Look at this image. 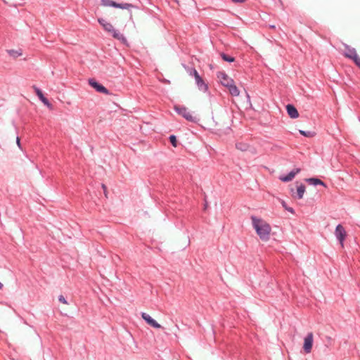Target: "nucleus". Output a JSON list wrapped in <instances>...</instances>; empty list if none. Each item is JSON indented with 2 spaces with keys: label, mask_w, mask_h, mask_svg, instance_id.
I'll return each instance as SVG.
<instances>
[{
  "label": "nucleus",
  "mask_w": 360,
  "mask_h": 360,
  "mask_svg": "<svg viewBox=\"0 0 360 360\" xmlns=\"http://www.w3.org/2000/svg\"><path fill=\"white\" fill-rule=\"evenodd\" d=\"M174 110L176 112L184 117L186 120L192 122H196V118L192 115L188 109L184 106L175 105Z\"/></svg>",
  "instance_id": "nucleus-4"
},
{
  "label": "nucleus",
  "mask_w": 360,
  "mask_h": 360,
  "mask_svg": "<svg viewBox=\"0 0 360 360\" xmlns=\"http://www.w3.org/2000/svg\"><path fill=\"white\" fill-rule=\"evenodd\" d=\"M305 192V186L302 184L299 186L297 189V194L299 199H302L303 198L304 193Z\"/></svg>",
  "instance_id": "nucleus-18"
},
{
  "label": "nucleus",
  "mask_w": 360,
  "mask_h": 360,
  "mask_svg": "<svg viewBox=\"0 0 360 360\" xmlns=\"http://www.w3.org/2000/svg\"><path fill=\"white\" fill-rule=\"evenodd\" d=\"M344 49L342 50L345 57L352 59L357 66H360V60L354 49L349 47L348 45L343 44Z\"/></svg>",
  "instance_id": "nucleus-3"
},
{
  "label": "nucleus",
  "mask_w": 360,
  "mask_h": 360,
  "mask_svg": "<svg viewBox=\"0 0 360 360\" xmlns=\"http://www.w3.org/2000/svg\"><path fill=\"white\" fill-rule=\"evenodd\" d=\"M282 205H283V207L285 209V207H288L286 206V204H285V202L284 201H283V202H282Z\"/></svg>",
  "instance_id": "nucleus-28"
},
{
  "label": "nucleus",
  "mask_w": 360,
  "mask_h": 360,
  "mask_svg": "<svg viewBox=\"0 0 360 360\" xmlns=\"http://www.w3.org/2000/svg\"><path fill=\"white\" fill-rule=\"evenodd\" d=\"M141 317L150 326H152L155 328H161V325L159 324L155 320H154L149 314H148L145 312H143L141 314Z\"/></svg>",
  "instance_id": "nucleus-11"
},
{
  "label": "nucleus",
  "mask_w": 360,
  "mask_h": 360,
  "mask_svg": "<svg viewBox=\"0 0 360 360\" xmlns=\"http://www.w3.org/2000/svg\"><path fill=\"white\" fill-rule=\"evenodd\" d=\"M101 4L103 6H112L115 8H120L122 9H129L133 7L131 4H117L112 0H101Z\"/></svg>",
  "instance_id": "nucleus-5"
},
{
  "label": "nucleus",
  "mask_w": 360,
  "mask_h": 360,
  "mask_svg": "<svg viewBox=\"0 0 360 360\" xmlns=\"http://www.w3.org/2000/svg\"><path fill=\"white\" fill-rule=\"evenodd\" d=\"M248 148H249V146L245 143H238L236 144V148L240 150H242V151L247 150L248 149Z\"/></svg>",
  "instance_id": "nucleus-19"
},
{
  "label": "nucleus",
  "mask_w": 360,
  "mask_h": 360,
  "mask_svg": "<svg viewBox=\"0 0 360 360\" xmlns=\"http://www.w3.org/2000/svg\"><path fill=\"white\" fill-rule=\"evenodd\" d=\"M286 109H287L288 115L291 118L295 119V118H297L299 117V112H298L297 110L293 105L288 104L286 106Z\"/></svg>",
  "instance_id": "nucleus-14"
},
{
  "label": "nucleus",
  "mask_w": 360,
  "mask_h": 360,
  "mask_svg": "<svg viewBox=\"0 0 360 360\" xmlns=\"http://www.w3.org/2000/svg\"><path fill=\"white\" fill-rule=\"evenodd\" d=\"M314 341L313 333H308L307 336L304 338L303 349L307 354L311 352Z\"/></svg>",
  "instance_id": "nucleus-6"
},
{
  "label": "nucleus",
  "mask_w": 360,
  "mask_h": 360,
  "mask_svg": "<svg viewBox=\"0 0 360 360\" xmlns=\"http://www.w3.org/2000/svg\"><path fill=\"white\" fill-rule=\"evenodd\" d=\"M58 300H59L61 303H63V304H68V302H67V300H65V298L63 295H60V296L58 297Z\"/></svg>",
  "instance_id": "nucleus-23"
},
{
  "label": "nucleus",
  "mask_w": 360,
  "mask_h": 360,
  "mask_svg": "<svg viewBox=\"0 0 360 360\" xmlns=\"http://www.w3.org/2000/svg\"><path fill=\"white\" fill-rule=\"evenodd\" d=\"M190 75L194 76V77L195 79L196 84L200 89L203 90V91L207 90V84L204 82L203 79L200 77V76L199 75V74L196 70H195V69L192 70Z\"/></svg>",
  "instance_id": "nucleus-8"
},
{
  "label": "nucleus",
  "mask_w": 360,
  "mask_h": 360,
  "mask_svg": "<svg viewBox=\"0 0 360 360\" xmlns=\"http://www.w3.org/2000/svg\"><path fill=\"white\" fill-rule=\"evenodd\" d=\"M32 88L34 89L36 94L37 95L41 101V102L46 106L50 107L51 103H49L48 99L44 96V94H42L41 91L36 86H33Z\"/></svg>",
  "instance_id": "nucleus-13"
},
{
  "label": "nucleus",
  "mask_w": 360,
  "mask_h": 360,
  "mask_svg": "<svg viewBox=\"0 0 360 360\" xmlns=\"http://www.w3.org/2000/svg\"><path fill=\"white\" fill-rule=\"evenodd\" d=\"M207 126L209 129L216 131H219L221 129L217 128L218 123L215 122L214 120L212 119V120L209 121L207 122Z\"/></svg>",
  "instance_id": "nucleus-16"
},
{
  "label": "nucleus",
  "mask_w": 360,
  "mask_h": 360,
  "mask_svg": "<svg viewBox=\"0 0 360 360\" xmlns=\"http://www.w3.org/2000/svg\"><path fill=\"white\" fill-rule=\"evenodd\" d=\"M227 89L229 91V93L233 96H238L240 94V91L238 89V87L235 85V82H233L232 84L229 85V86L227 87Z\"/></svg>",
  "instance_id": "nucleus-15"
},
{
  "label": "nucleus",
  "mask_w": 360,
  "mask_h": 360,
  "mask_svg": "<svg viewBox=\"0 0 360 360\" xmlns=\"http://www.w3.org/2000/svg\"><path fill=\"white\" fill-rule=\"evenodd\" d=\"M98 21L99 24L105 30V31L110 33L112 36V37L122 42L126 41V39L123 36V34L120 33L117 30H115L114 28V26L110 22H107L103 18H98Z\"/></svg>",
  "instance_id": "nucleus-2"
},
{
  "label": "nucleus",
  "mask_w": 360,
  "mask_h": 360,
  "mask_svg": "<svg viewBox=\"0 0 360 360\" xmlns=\"http://www.w3.org/2000/svg\"><path fill=\"white\" fill-rule=\"evenodd\" d=\"M169 141L172 143V145L174 146V147H176L177 146V140H176V138L174 135H171L169 136Z\"/></svg>",
  "instance_id": "nucleus-22"
},
{
  "label": "nucleus",
  "mask_w": 360,
  "mask_h": 360,
  "mask_svg": "<svg viewBox=\"0 0 360 360\" xmlns=\"http://www.w3.org/2000/svg\"><path fill=\"white\" fill-rule=\"evenodd\" d=\"M299 131L300 134L306 137H313L314 136V133L310 131L300 130Z\"/></svg>",
  "instance_id": "nucleus-20"
},
{
  "label": "nucleus",
  "mask_w": 360,
  "mask_h": 360,
  "mask_svg": "<svg viewBox=\"0 0 360 360\" xmlns=\"http://www.w3.org/2000/svg\"><path fill=\"white\" fill-rule=\"evenodd\" d=\"M89 84L91 86L95 89L98 92L103 93L104 94H109L108 90L103 86L102 84L98 83L95 79H89Z\"/></svg>",
  "instance_id": "nucleus-10"
},
{
  "label": "nucleus",
  "mask_w": 360,
  "mask_h": 360,
  "mask_svg": "<svg viewBox=\"0 0 360 360\" xmlns=\"http://www.w3.org/2000/svg\"><path fill=\"white\" fill-rule=\"evenodd\" d=\"M252 224L257 234L263 241L269 240L271 232V226L264 219L252 217Z\"/></svg>",
  "instance_id": "nucleus-1"
},
{
  "label": "nucleus",
  "mask_w": 360,
  "mask_h": 360,
  "mask_svg": "<svg viewBox=\"0 0 360 360\" xmlns=\"http://www.w3.org/2000/svg\"><path fill=\"white\" fill-rule=\"evenodd\" d=\"M335 235L338 240L340 241V245L343 247V241L346 236V231L341 224H339L336 226Z\"/></svg>",
  "instance_id": "nucleus-9"
},
{
  "label": "nucleus",
  "mask_w": 360,
  "mask_h": 360,
  "mask_svg": "<svg viewBox=\"0 0 360 360\" xmlns=\"http://www.w3.org/2000/svg\"><path fill=\"white\" fill-rule=\"evenodd\" d=\"M307 181L314 184V185H317V184H319V185H322L325 187H326V184H324V182H323L321 180L319 179H316V178H309V179H307Z\"/></svg>",
  "instance_id": "nucleus-17"
},
{
  "label": "nucleus",
  "mask_w": 360,
  "mask_h": 360,
  "mask_svg": "<svg viewBox=\"0 0 360 360\" xmlns=\"http://www.w3.org/2000/svg\"><path fill=\"white\" fill-rule=\"evenodd\" d=\"M16 141H17V144H18V146H20V138H19V137H17V138H16Z\"/></svg>",
  "instance_id": "nucleus-27"
},
{
  "label": "nucleus",
  "mask_w": 360,
  "mask_h": 360,
  "mask_svg": "<svg viewBox=\"0 0 360 360\" xmlns=\"http://www.w3.org/2000/svg\"><path fill=\"white\" fill-rule=\"evenodd\" d=\"M222 58L225 60V61H228V62H233L234 61V58L231 57V56H227L224 53H221V54Z\"/></svg>",
  "instance_id": "nucleus-21"
},
{
  "label": "nucleus",
  "mask_w": 360,
  "mask_h": 360,
  "mask_svg": "<svg viewBox=\"0 0 360 360\" xmlns=\"http://www.w3.org/2000/svg\"><path fill=\"white\" fill-rule=\"evenodd\" d=\"M234 3H243L244 1H245V0H231Z\"/></svg>",
  "instance_id": "nucleus-25"
},
{
  "label": "nucleus",
  "mask_w": 360,
  "mask_h": 360,
  "mask_svg": "<svg viewBox=\"0 0 360 360\" xmlns=\"http://www.w3.org/2000/svg\"><path fill=\"white\" fill-rule=\"evenodd\" d=\"M3 288V284L0 282V289Z\"/></svg>",
  "instance_id": "nucleus-29"
},
{
  "label": "nucleus",
  "mask_w": 360,
  "mask_h": 360,
  "mask_svg": "<svg viewBox=\"0 0 360 360\" xmlns=\"http://www.w3.org/2000/svg\"><path fill=\"white\" fill-rule=\"evenodd\" d=\"M101 187H102V188L103 190V193H104V195H105V198H108V190H107L106 186L105 184H102Z\"/></svg>",
  "instance_id": "nucleus-24"
},
{
  "label": "nucleus",
  "mask_w": 360,
  "mask_h": 360,
  "mask_svg": "<svg viewBox=\"0 0 360 360\" xmlns=\"http://www.w3.org/2000/svg\"><path fill=\"white\" fill-rule=\"evenodd\" d=\"M217 78L221 84L226 88L234 82L233 79L224 72H219L217 73Z\"/></svg>",
  "instance_id": "nucleus-7"
},
{
  "label": "nucleus",
  "mask_w": 360,
  "mask_h": 360,
  "mask_svg": "<svg viewBox=\"0 0 360 360\" xmlns=\"http://www.w3.org/2000/svg\"><path fill=\"white\" fill-rule=\"evenodd\" d=\"M300 172V169L297 168L291 171L288 175L286 176H281L279 177V179L283 182H288L292 181L295 175L298 174Z\"/></svg>",
  "instance_id": "nucleus-12"
},
{
  "label": "nucleus",
  "mask_w": 360,
  "mask_h": 360,
  "mask_svg": "<svg viewBox=\"0 0 360 360\" xmlns=\"http://www.w3.org/2000/svg\"><path fill=\"white\" fill-rule=\"evenodd\" d=\"M285 210L291 213H294V210L292 207H285Z\"/></svg>",
  "instance_id": "nucleus-26"
}]
</instances>
